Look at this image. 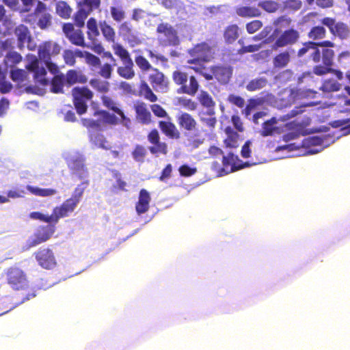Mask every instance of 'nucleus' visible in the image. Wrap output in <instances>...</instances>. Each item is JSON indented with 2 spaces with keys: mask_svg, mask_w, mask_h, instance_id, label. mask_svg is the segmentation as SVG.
Here are the masks:
<instances>
[{
  "mask_svg": "<svg viewBox=\"0 0 350 350\" xmlns=\"http://www.w3.org/2000/svg\"><path fill=\"white\" fill-rule=\"evenodd\" d=\"M236 13L241 17H257L260 15V10L255 7L241 6L237 8Z\"/></svg>",
  "mask_w": 350,
  "mask_h": 350,
  "instance_id": "obj_44",
  "label": "nucleus"
},
{
  "mask_svg": "<svg viewBox=\"0 0 350 350\" xmlns=\"http://www.w3.org/2000/svg\"><path fill=\"white\" fill-rule=\"evenodd\" d=\"M113 66L108 63L104 64L100 66L98 75L105 79H109L112 76Z\"/></svg>",
  "mask_w": 350,
  "mask_h": 350,
  "instance_id": "obj_55",
  "label": "nucleus"
},
{
  "mask_svg": "<svg viewBox=\"0 0 350 350\" xmlns=\"http://www.w3.org/2000/svg\"><path fill=\"white\" fill-rule=\"evenodd\" d=\"M138 95L145 99L154 103L158 100L157 96L153 92L151 88L145 81H141L139 85Z\"/></svg>",
  "mask_w": 350,
  "mask_h": 350,
  "instance_id": "obj_30",
  "label": "nucleus"
},
{
  "mask_svg": "<svg viewBox=\"0 0 350 350\" xmlns=\"http://www.w3.org/2000/svg\"><path fill=\"white\" fill-rule=\"evenodd\" d=\"M334 50L332 49H320L314 41H308L302 44V46L297 51L298 57H307L309 61L314 64H319L320 62L322 64L325 62V58L329 53L331 54Z\"/></svg>",
  "mask_w": 350,
  "mask_h": 350,
  "instance_id": "obj_6",
  "label": "nucleus"
},
{
  "mask_svg": "<svg viewBox=\"0 0 350 350\" xmlns=\"http://www.w3.org/2000/svg\"><path fill=\"white\" fill-rule=\"evenodd\" d=\"M8 284L14 290L25 289L28 285L25 273L20 268L11 267L5 273Z\"/></svg>",
  "mask_w": 350,
  "mask_h": 350,
  "instance_id": "obj_9",
  "label": "nucleus"
},
{
  "mask_svg": "<svg viewBox=\"0 0 350 350\" xmlns=\"http://www.w3.org/2000/svg\"><path fill=\"white\" fill-rule=\"evenodd\" d=\"M25 68L29 72H33V79L36 83L42 86L49 84V81L46 78V70L43 66H40V62L36 56L31 57Z\"/></svg>",
  "mask_w": 350,
  "mask_h": 350,
  "instance_id": "obj_13",
  "label": "nucleus"
},
{
  "mask_svg": "<svg viewBox=\"0 0 350 350\" xmlns=\"http://www.w3.org/2000/svg\"><path fill=\"white\" fill-rule=\"evenodd\" d=\"M49 10L44 2L37 0L33 12L28 14L24 21L31 25H36L41 29H48L52 25L53 18Z\"/></svg>",
  "mask_w": 350,
  "mask_h": 350,
  "instance_id": "obj_3",
  "label": "nucleus"
},
{
  "mask_svg": "<svg viewBox=\"0 0 350 350\" xmlns=\"http://www.w3.org/2000/svg\"><path fill=\"white\" fill-rule=\"evenodd\" d=\"M227 100L230 103H231L239 108H243L245 105V100L243 99V98H242L240 96L235 95L234 94H229L228 96Z\"/></svg>",
  "mask_w": 350,
  "mask_h": 350,
  "instance_id": "obj_61",
  "label": "nucleus"
},
{
  "mask_svg": "<svg viewBox=\"0 0 350 350\" xmlns=\"http://www.w3.org/2000/svg\"><path fill=\"white\" fill-rule=\"evenodd\" d=\"M259 105H260V101L259 100L255 98H250L245 109L242 111L243 114H244L246 117L249 116L252 111Z\"/></svg>",
  "mask_w": 350,
  "mask_h": 350,
  "instance_id": "obj_56",
  "label": "nucleus"
},
{
  "mask_svg": "<svg viewBox=\"0 0 350 350\" xmlns=\"http://www.w3.org/2000/svg\"><path fill=\"white\" fill-rule=\"evenodd\" d=\"M90 13L83 9L81 6H79V10L74 14V21L76 26L81 28L85 25V21L88 18Z\"/></svg>",
  "mask_w": 350,
  "mask_h": 350,
  "instance_id": "obj_47",
  "label": "nucleus"
},
{
  "mask_svg": "<svg viewBox=\"0 0 350 350\" xmlns=\"http://www.w3.org/2000/svg\"><path fill=\"white\" fill-rule=\"evenodd\" d=\"M94 116H98V120L92 118H82L81 124L85 127L89 132L101 131L104 125L116 126L119 124L118 117L114 113H111L107 110L98 109L94 111Z\"/></svg>",
  "mask_w": 350,
  "mask_h": 350,
  "instance_id": "obj_2",
  "label": "nucleus"
},
{
  "mask_svg": "<svg viewBox=\"0 0 350 350\" xmlns=\"http://www.w3.org/2000/svg\"><path fill=\"white\" fill-rule=\"evenodd\" d=\"M103 105L108 110L113 111L116 116L122 110L120 105L112 97L107 95H103L100 97Z\"/></svg>",
  "mask_w": 350,
  "mask_h": 350,
  "instance_id": "obj_36",
  "label": "nucleus"
},
{
  "mask_svg": "<svg viewBox=\"0 0 350 350\" xmlns=\"http://www.w3.org/2000/svg\"><path fill=\"white\" fill-rule=\"evenodd\" d=\"M209 75L211 76V80L215 79L221 84H227L232 75V67L226 64H217L211 66L210 68Z\"/></svg>",
  "mask_w": 350,
  "mask_h": 350,
  "instance_id": "obj_16",
  "label": "nucleus"
},
{
  "mask_svg": "<svg viewBox=\"0 0 350 350\" xmlns=\"http://www.w3.org/2000/svg\"><path fill=\"white\" fill-rule=\"evenodd\" d=\"M325 62L323 64H317L312 68V72L317 76H323L327 74H333L338 80L343 79V73L337 69L332 68L335 56L334 51L326 55Z\"/></svg>",
  "mask_w": 350,
  "mask_h": 350,
  "instance_id": "obj_11",
  "label": "nucleus"
},
{
  "mask_svg": "<svg viewBox=\"0 0 350 350\" xmlns=\"http://www.w3.org/2000/svg\"><path fill=\"white\" fill-rule=\"evenodd\" d=\"M200 121L205 125L209 131H212L215 129L217 120L215 117V110H206L201 111L198 113Z\"/></svg>",
  "mask_w": 350,
  "mask_h": 350,
  "instance_id": "obj_27",
  "label": "nucleus"
},
{
  "mask_svg": "<svg viewBox=\"0 0 350 350\" xmlns=\"http://www.w3.org/2000/svg\"><path fill=\"white\" fill-rule=\"evenodd\" d=\"M69 168L72 174H75L79 179H83L88 176V170L83 161L80 159H73L69 164Z\"/></svg>",
  "mask_w": 350,
  "mask_h": 350,
  "instance_id": "obj_28",
  "label": "nucleus"
},
{
  "mask_svg": "<svg viewBox=\"0 0 350 350\" xmlns=\"http://www.w3.org/2000/svg\"><path fill=\"white\" fill-rule=\"evenodd\" d=\"M90 85L96 92L103 94L107 93L110 90V83L107 81H103L100 79H91Z\"/></svg>",
  "mask_w": 350,
  "mask_h": 350,
  "instance_id": "obj_39",
  "label": "nucleus"
},
{
  "mask_svg": "<svg viewBox=\"0 0 350 350\" xmlns=\"http://www.w3.org/2000/svg\"><path fill=\"white\" fill-rule=\"evenodd\" d=\"M65 76L63 74L55 75L51 81V92L55 94L63 93Z\"/></svg>",
  "mask_w": 350,
  "mask_h": 350,
  "instance_id": "obj_41",
  "label": "nucleus"
},
{
  "mask_svg": "<svg viewBox=\"0 0 350 350\" xmlns=\"http://www.w3.org/2000/svg\"><path fill=\"white\" fill-rule=\"evenodd\" d=\"M29 217L33 219H38L40 221L53 224V219L52 214L51 215H45L40 212L35 211L30 213Z\"/></svg>",
  "mask_w": 350,
  "mask_h": 350,
  "instance_id": "obj_57",
  "label": "nucleus"
},
{
  "mask_svg": "<svg viewBox=\"0 0 350 350\" xmlns=\"http://www.w3.org/2000/svg\"><path fill=\"white\" fill-rule=\"evenodd\" d=\"M321 23L329 29L331 34L341 40L347 39L350 34L348 25L340 21L337 22L334 18L325 17L321 19Z\"/></svg>",
  "mask_w": 350,
  "mask_h": 350,
  "instance_id": "obj_10",
  "label": "nucleus"
},
{
  "mask_svg": "<svg viewBox=\"0 0 350 350\" xmlns=\"http://www.w3.org/2000/svg\"><path fill=\"white\" fill-rule=\"evenodd\" d=\"M98 25L105 40L113 43L116 38V31L106 21H100Z\"/></svg>",
  "mask_w": 350,
  "mask_h": 350,
  "instance_id": "obj_34",
  "label": "nucleus"
},
{
  "mask_svg": "<svg viewBox=\"0 0 350 350\" xmlns=\"http://www.w3.org/2000/svg\"><path fill=\"white\" fill-rule=\"evenodd\" d=\"M5 59L12 65H16L22 61V56L16 51H11L6 55Z\"/></svg>",
  "mask_w": 350,
  "mask_h": 350,
  "instance_id": "obj_64",
  "label": "nucleus"
},
{
  "mask_svg": "<svg viewBox=\"0 0 350 350\" xmlns=\"http://www.w3.org/2000/svg\"><path fill=\"white\" fill-rule=\"evenodd\" d=\"M148 141L152 144L149 147V150L152 154H166L167 153V146L166 143L161 142L159 131L156 129H152L147 135Z\"/></svg>",
  "mask_w": 350,
  "mask_h": 350,
  "instance_id": "obj_21",
  "label": "nucleus"
},
{
  "mask_svg": "<svg viewBox=\"0 0 350 350\" xmlns=\"http://www.w3.org/2000/svg\"><path fill=\"white\" fill-rule=\"evenodd\" d=\"M85 57L86 63L88 65L92 66L93 67L100 66V64H101L100 59L96 55L92 54L89 52H85Z\"/></svg>",
  "mask_w": 350,
  "mask_h": 350,
  "instance_id": "obj_60",
  "label": "nucleus"
},
{
  "mask_svg": "<svg viewBox=\"0 0 350 350\" xmlns=\"http://www.w3.org/2000/svg\"><path fill=\"white\" fill-rule=\"evenodd\" d=\"M190 68L195 71V72L202 76L206 80L211 81V76L209 75V72L206 67L204 65H195L190 66Z\"/></svg>",
  "mask_w": 350,
  "mask_h": 350,
  "instance_id": "obj_59",
  "label": "nucleus"
},
{
  "mask_svg": "<svg viewBox=\"0 0 350 350\" xmlns=\"http://www.w3.org/2000/svg\"><path fill=\"white\" fill-rule=\"evenodd\" d=\"M26 189L32 195H34L36 196H40V197H49V196H54L57 193V190L55 189H52V188L42 189V188H39L38 187H34V186H31V185H27Z\"/></svg>",
  "mask_w": 350,
  "mask_h": 350,
  "instance_id": "obj_37",
  "label": "nucleus"
},
{
  "mask_svg": "<svg viewBox=\"0 0 350 350\" xmlns=\"http://www.w3.org/2000/svg\"><path fill=\"white\" fill-rule=\"evenodd\" d=\"M146 154V148L142 145H136L132 152L134 160L141 163L144 161Z\"/></svg>",
  "mask_w": 350,
  "mask_h": 350,
  "instance_id": "obj_52",
  "label": "nucleus"
},
{
  "mask_svg": "<svg viewBox=\"0 0 350 350\" xmlns=\"http://www.w3.org/2000/svg\"><path fill=\"white\" fill-rule=\"evenodd\" d=\"M308 36L313 40L323 39L326 36V30L323 26H314L311 28Z\"/></svg>",
  "mask_w": 350,
  "mask_h": 350,
  "instance_id": "obj_48",
  "label": "nucleus"
},
{
  "mask_svg": "<svg viewBox=\"0 0 350 350\" xmlns=\"http://www.w3.org/2000/svg\"><path fill=\"white\" fill-rule=\"evenodd\" d=\"M14 33L16 36L19 49H23L25 44L29 50L35 49L36 46L31 43L32 38L27 27L23 24L19 25L14 29Z\"/></svg>",
  "mask_w": 350,
  "mask_h": 350,
  "instance_id": "obj_20",
  "label": "nucleus"
},
{
  "mask_svg": "<svg viewBox=\"0 0 350 350\" xmlns=\"http://www.w3.org/2000/svg\"><path fill=\"white\" fill-rule=\"evenodd\" d=\"M110 12L112 18L117 23L122 22L126 16L125 12L122 6H111Z\"/></svg>",
  "mask_w": 350,
  "mask_h": 350,
  "instance_id": "obj_51",
  "label": "nucleus"
},
{
  "mask_svg": "<svg viewBox=\"0 0 350 350\" xmlns=\"http://www.w3.org/2000/svg\"><path fill=\"white\" fill-rule=\"evenodd\" d=\"M341 86L340 83L331 78L323 81L320 90L325 93H331L339 91Z\"/></svg>",
  "mask_w": 350,
  "mask_h": 350,
  "instance_id": "obj_42",
  "label": "nucleus"
},
{
  "mask_svg": "<svg viewBox=\"0 0 350 350\" xmlns=\"http://www.w3.org/2000/svg\"><path fill=\"white\" fill-rule=\"evenodd\" d=\"M27 77V72L23 69H15L10 72V78L16 83H21Z\"/></svg>",
  "mask_w": 350,
  "mask_h": 350,
  "instance_id": "obj_53",
  "label": "nucleus"
},
{
  "mask_svg": "<svg viewBox=\"0 0 350 350\" xmlns=\"http://www.w3.org/2000/svg\"><path fill=\"white\" fill-rule=\"evenodd\" d=\"M71 94L77 113L79 115L85 114L88 108V103L93 98V92L88 87L83 86L73 88Z\"/></svg>",
  "mask_w": 350,
  "mask_h": 350,
  "instance_id": "obj_7",
  "label": "nucleus"
},
{
  "mask_svg": "<svg viewBox=\"0 0 350 350\" xmlns=\"http://www.w3.org/2000/svg\"><path fill=\"white\" fill-rule=\"evenodd\" d=\"M241 161L239 159L237 155L234 154L232 152H229L227 155L223 156L222 165L223 167L221 168L222 172L228 173L230 172H234L243 167L241 165Z\"/></svg>",
  "mask_w": 350,
  "mask_h": 350,
  "instance_id": "obj_22",
  "label": "nucleus"
},
{
  "mask_svg": "<svg viewBox=\"0 0 350 350\" xmlns=\"http://www.w3.org/2000/svg\"><path fill=\"white\" fill-rule=\"evenodd\" d=\"M291 61V55L288 51H284L277 54L273 59V65L275 68H283Z\"/></svg>",
  "mask_w": 350,
  "mask_h": 350,
  "instance_id": "obj_35",
  "label": "nucleus"
},
{
  "mask_svg": "<svg viewBox=\"0 0 350 350\" xmlns=\"http://www.w3.org/2000/svg\"><path fill=\"white\" fill-rule=\"evenodd\" d=\"M62 31L72 44L81 47L86 46L83 31L81 29H75L72 23H64L62 27Z\"/></svg>",
  "mask_w": 350,
  "mask_h": 350,
  "instance_id": "obj_19",
  "label": "nucleus"
},
{
  "mask_svg": "<svg viewBox=\"0 0 350 350\" xmlns=\"http://www.w3.org/2000/svg\"><path fill=\"white\" fill-rule=\"evenodd\" d=\"M177 122L181 129L187 131H195L198 125L193 116L187 112H183L177 117Z\"/></svg>",
  "mask_w": 350,
  "mask_h": 350,
  "instance_id": "obj_24",
  "label": "nucleus"
},
{
  "mask_svg": "<svg viewBox=\"0 0 350 350\" xmlns=\"http://www.w3.org/2000/svg\"><path fill=\"white\" fill-rule=\"evenodd\" d=\"M148 81L156 92H166L169 89V80L164 73L157 68L151 70Z\"/></svg>",
  "mask_w": 350,
  "mask_h": 350,
  "instance_id": "obj_15",
  "label": "nucleus"
},
{
  "mask_svg": "<svg viewBox=\"0 0 350 350\" xmlns=\"http://www.w3.org/2000/svg\"><path fill=\"white\" fill-rule=\"evenodd\" d=\"M178 172L181 176L190 177L196 174L197 168L190 167L187 164H184L179 167Z\"/></svg>",
  "mask_w": 350,
  "mask_h": 350,
  "instance_id": "obj_58",
  "label": "nucleus"
},
{
  "mask_svg": "<svg viewBox=\"0 0 350 350\" xmlns=\"http://www.w3.org/2000/svg\"><path fill=\"white\" fill-rule=\"evenodd\" d=\"M55 10L57 15L64 19L69 18L72 12V10L70 5L64 1H59L57 2Z\"/></svg>",
  "mask_w": 350,
  "mask_h": 350,
  "instance_id": "obj_43",
  "label": "nucleus"
},
{
  "mask_svg": "<svg viewBox=\"0 0 350 350\" xmlns=\"http://www.w3.org/2000/svg\"><path fill=\"white\" fill-rule=\"evenodd\" d=\"M159 127L161 132L170 139H178L180 137V131L171 121L161 120L159 122Z\"/></svg>",
  "mask_w": 350,
  "mask_h": 350,
  "instance_id": "obj_26",
  "label": "nucleus"
},
{
  "mask_svg": "<svg viewBox=\"0 0 350 350\" xmlns=\"http://www.w3.org/2000/svg\"><path fill=\"white\" fill-rule=\"evenodd\" d=\"M239 36V27L237 25H230L224 31L225 42L228 44L233 43Z\"/></svg>",
  "mask_w": 350,
  "mask_h": 350,
  "instance_id": "obj_38",
  "label": "nucleus"
},
{
  "mask_svg": "<svg viewBox=\"0 0 350 350\" xmlns=\"http://www.w3.org/2000/svg\"><path fill=\"white\" fill-rule=\"evenodd\" d=\"M87 29L88 38L92 44H95L98 41V37L100 35L96 18L91 17L88 19L87 22Z\"/></svg>",
  "mask_w": 350,
  "mask_h": 350,
  "instance_id": "obj_31",
  "label": "nucleus"
},
{
  "mask_svg": "<svg viewBox=\"0 0 350 350\" xmlns=\"http://www.w3.org/2000/svg\"><path fill=\"white\" fill-rule=\"evenodd\" d=\"M100 0H82L79 5L81 6L90 14L94 10H98L100 7Z\"/></svg>",
  "mask_w": 350,
  "mask_h": 350,
  "instance_id": "obj_49",
  "label": "nucleus"
},
{
  "mask_svg": "<svg viewBox=\"0 0 350 350\" xmlns=\"http://www.w3.org/2000/svg\"><path fill=\"white\" fill-rule=\"evenodd\" d=\"M299 38L297 30L291 28L284 31L273 43L272 48L277 50L279 48L295 44Z\"/></svg>",
  "mask_w": 350,
  "mask_h": 350,
  "instance_id": "obj_18",
  "label": "nucleus"
},
{
  "mask_svg": "<svg viewBox=\"0 0 350 350\" xmlns=\"http://www.w3.org/2000/svg\"><path fill=\"white\" fill-rule=\"evenodd\" d=\"M65 81L68 85H72L77 83H84L87 81V78L75 70H69L66 72Z\"/></svg>",
  "mask_w": 350,
  "mask_h": 350,
  "instance_id": "obj_33",
  "label": "nucleus"
},
{
  "mask_svg": "<svg viewBox=\"0 0 350 350\" xmlns=\"http://www.w3.org/2000/svg\"><path fill=\"white\" fill-rule=\"evenodd\" d=\"M135 62L137 66L142 72H147L151 71L154 67H152L148 60L142 55H136L135 57Z\"/></svg>",
  "mask_w": 350,
  "mask_h": 350,
  "instance_id": "obj_46",
  "label": "nucleus"
},
{
  "mask_svg": "<svg viewBox=\"0 0 350 350\" xmlns=\"http://www.w3.org/2000/svg\"><path fill=\"white\" fill-rule=\"evenodd\" d=\"M177 105L189 111H195L198 107L197 103L193 99L183 96L177 98Z\"/></svg>",
  "mask_w": 350,
  "mask_h": 350,
  "instance_id": "obj_50",
  "label": "nucleus"
},
{
  "mask_svg": "<svg viewBox=\"0 0 350 350\" xmlns=\"http://www.w3.org/2000/svg\"><path fill=\"white\" fill-rule=\"evenodd\" d=\"M197 100L206 110H215L216 103L207 91L201 90L197 96Z\"/></svg>",
  "mask_w": 350,
  "mask_h": 350,
  "instance_id": "obj_29",
  "label": "nucleus"
},
{
  "mask_svg": "<svg viewBox=\"0 0 350 350\" xmlns=\"http://www.w3.org/2000/svg\"><path fill=\"white\" fill-rule=\"evenodd\" d=\"M189 53L191 56L196 57L188 60L187 62L189 64H196L199 59L204 62H211L215 58V55L214 47L206 42H202L196 44L190 49Z\"/></svg>",
  "mask_w": 350,
  "mask_h": 350,
  "instance_id": "obj_8",
  "label": "nucleus"
},
{
  "mask_svg": "<svg viewBox=\"0 0 350 350\" xmlns=\"http://www.w3.org/2000/svg\"><path fill=\"white\" fill-rule=\"evenodd\" d=\"M225 133L227 135L224 142L226 148H236L239 146V135L234 131L230 126L225 129Z\"/></svg>",
  "mask_w": 350,
  "mask_h": 350,
  "instance_id": "obj_32",
  "label": "nucleus"
},
{
  "mask_svg": "<svg viewBox=\"0 0 350 350\" xmlns=\"http://www.w3.org/2000/svg\"><path fill=\"white\" fill-rule=\"evenodd\" d=\"M267 80L266 78H256L248 82V83L246 85V89L250 92H254L263 88L267 85Z\"/></svg>",
  "mask_w": 350,
  "mask_h": 350,
  "instance_id": "obj_45",
  "label": "nucleus"
},
{
  "mask_svg": "<svg viewBox=\"0 0 350 350\" xmlns=\"http://www.w3.org/2000/svg\"><path fill=\"white\" fill-rule=\"evenodd\" d=\"M33 255L38 265L43 269H51L57 265L54 253L49 247H41Z\"/></svg>",
  "mask_w": 350,
  "mask_h": 350,
  "instance_id": "obj_14",
  "label": "nucleus"
},
{
  "mask_svg": "<svg viewBox=\"0 0 350 350\" xmlns=\"http://www.w3.org/2000/svg\"><path fill=\"white\" fill-rule=\"evenodd\" d=\"M137 120L143 124H149L152 122V116L148 111L147 105L144 102L138 101L134 105Z\"/></svg>",
  "mask_w": 350,
  "mask_h": 350,
  "instance_id": "obj_23",
  "label": "nucleus"
},
{
  "mask_svg": "<svg viewBox=\"0 0 350 350\" xmlns=\"http://www.w3.org/2000/svg\"><path fill=\"white\" fill-rule=\"evenodd\" d=\"M89 183L88 180L81 183L75 189L70 198L66 200L60 206H55L53 208L52 216L54 225L58 222L60 218L69 216L75 211Z\"/></svg>",
  "mask_w": 350,
  "mask_h": 350,
  "instance_id": "obj_1",
  "label": "nucleus"
},
{
  "mask_svg": "<svg viewBox=\"0 0 350 350\" xmlns=\"http://www.w3.org/2000/svg\"><path fill=\"white\" fill-rule=\"evenodd\" d=\"M338 62L342 68H347L350 65V51H342L338 55Z\"/></svg>",
  "mask_w": 350,
  "mask_h": 350,
  "instance_id": "obj_54",
  "label": "nucleus"
},
{
  "mask_svg": "<svg viewBox=\"0 0 350 350\" xmlns=\"http://www.w3.org/2000/svg\"><path fill=\"white\" fill-rule=\"evenodd\" d=\"M150 200L149 192L145 189H142L139 191L138 201L135 204V210L138 215L144 214L148 211Z\"/></svg>",
  "mask_w": 350,
  "mask_h": 350,
  "instance_id": "obj_25",
  "label": "nucleus"
},
{
  "mask_svg": "<svg viewBox=\"0 0 350 350\" xmlns=\"http://www.w3.org/2000/svg\"><path fill=\"white\" fill-rule=\"evenodd\" d=\"M55 231L54 224L40 226L27 241V249L36 247L48 241Z\"/></svg>",
  "mask_w": 350,
  "mask_h": 350,
  "instance_id": "obj_12",
  "label": "nucleus"
},
{
  "mask_svg": "<svg viewBox=\"0 0 350 350\" xmlns=\"http://www.w3.org/2000/svg\"><path fill=\"white\" fill-rule=\"evenodd\" d=\"M277 120L275 118L265 121L262 125V129L260 131V135L262 137L271 136L274 134L275 131L278 129L275 126Z\"/></svg>",
  "mask_w": 350,
  "mask_h": 350,
  "instance_id": "obj_40",
  "label": "nucleus"
},
{
  "mask_svg": "<svg viewBox=\"0 0 350 350\" xmlns=\"http://www.w3.org/2000/svg\"><path fill=\"white\" fill-rule=\"evenodd\" d=\"M51 56L50 49H49L47 44L45 42L38 51V57L40 59L48 62L51 59Z\"/></svg>",
  "mask_w": 350,
  "mask_h": 350,
  "instance_id": "obj_63",
  "label": "nucleus"
},
{
  "mask_svg": "<svg viewBox=\"0 0 350 350\" xmlns=\"http://www.w3.org/2000/svg\"><path fill=\"white\" fill-rule=\"evenodd\" d=\"M114 54L122 61L123 66L117 68L118 75L125 79H132L135 76L134 64L129 51L120 44L112 46Z\"/></svg>",
  "mask_w": 350,
  "mask_h": 350,
  "instance_id": "obj_5",
  "label": "nucleus"
},
{
  "mask_svg": "<svg viewBox=\"0 0 350 350\" xmlns=\"http://www.w3.org/2000/svg\"><path fill=\"white\" fill-rule=\"evenodd\" d=\"M157 33L164 38L163 42L165 45L176 46L179 43L176 30L167 23H161L157 27Z\"/></svg>",
  "mask_w": 350,
  "mask_h": 350,
  "instance_id": "obj_17",
  "label": "nucleus"
},
{
  "mask_svg": "<svg viewBox=\"0 0 350 350\" xmlns=\"http://www.w3.org/2000/svg\"><path fill=\"white\" fill-rule=\"evenodd\" d=\"M262 27V23L260 20H254L246 24L247 31L252 34L258 31Z\"/></svg>",
  "mask_w": 350,
  "mask_h": 350,
  "instance_id": "obj_62",
  "label": "nucleus"
},
{
  "mask_svg": "<svg viewBox=\"0 0 350 350\" xmlns=\"http://www.w3.org/2000/svg\"><path fill=\"white\" fill-rule=\"evenodd\" d=\"M172 78L175 85L178 86L177 92L189 96H195L198 92L200 84L195 76L180 70H176L172 74Z\"/></svg>",
  "mask_w": 350,
  "mask_h": 350,
  "instance_id": "obj_4",
  "label": "nucleus"
}]
</instances>
